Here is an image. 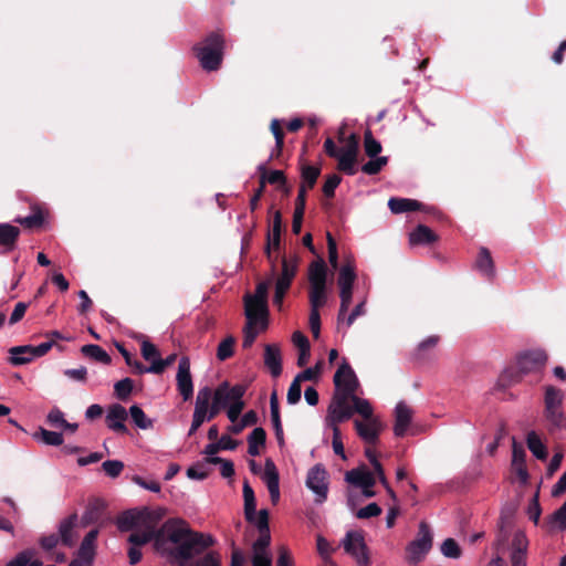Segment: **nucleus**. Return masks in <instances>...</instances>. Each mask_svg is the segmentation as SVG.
I'll return each mask as SVG.
<instances>
[{
	"mask_svg": "<svg viewBox=\"0 0 566 566\" xmlns=\"http://www.w3.org/2000/svg\"><path fill=\"white\" fill-rule=\"evenodd\" d=\"M256 523L259 536L252 544V553L255 551H262L270 547L271 533L269 527V512L268 510H261L258 513V517L252 523Z\"/></svg>",
	"mask_w": 566,
	"mask_h": 566,
	"instance_id": "19",
	"label": "nucleus"
},
{
	"mask_svg": "<svg viewBox=\"0 0 566 566\" xmlns=\"http://www.w3.org/2000/svg\"><path fill=\"white\" fill-rule=\"evenodd\" d=\"M564 392L552 385L545 387L544 395V417L551 424L552 429L564 427L566 421L563 411Z\"/></svg>",
	"mask_w": 566,
	"mask_h": 566,
	"instance_id": "7",
	"label": "nucleus"
},
{
	"mask_svg": "<svg viewBox=\"0 0 566 566\" xmlns=\"http://www.w3.org/2000/svg\"><path fill=\"white\" fill-rule=\"evenodd\" d=\"M526 443L527 448L535 458L542 461H545L547 459V448L542 442V440L539 439L535 431H531L527 433Z\"/></svg>",
	"mask_w": 566,
	"mask_h": 566,
	"instance_id": "42",
	"label": "nucleus"
},
{
	"mask_svg": "<svg viewBox=\"0 0 566 566\" xmlns=\"http://www.w3.org/2000/svg\"><path fill=\"white\" fill-rule=\"evenodd\" d=\"M298 262L300 258L295 254L290 256L284 255L282 258L281 270L279 272L274 262H272L270 276L256 284L255 293L253 295L247 294L244 296L245 317H250L251 314L260 315L262 318V328L268 327L269 290L272 285L274 286L273 305L281 311L284 298L297 274Z\"/></svg>",
	"mask_w": 566,
	"mask_h": 566,
	"instance_id": "1",
	"label": "nucleus"
},
{
	"mask_svg": "<svg viewBox=\"0 0 566 566\" xmlns=\"http://www.w3.org/2000/svg\"><path fill=\"white\" fill-rule=\"evenodd\" d=\"M104 510L105 503L102 500L95 499L91 501L81 518L83 526L98 522L103 515Z\"/></svg>",
	"mask_w": 566,
	"mask_h": 566,
	"instance_id": "37",
	"label": "nucleus"
},
{
	"mask_svg": "<svg viewBox=\"0 0 566 566\" xmlns=\"http://www.w3.org/2000/svg\"><path fill=\"white\" fill-rule=\"evenodd\" d=\"M440 342L439 335H430L426 339L419 343L413 356L417 360H423L427 357V353L438 346Z\"/></svg>",
	"mask_w": 566,
	"mask_h": 566,
	"instance_id": "48",
	"label": "nucleus"
},
{
	"mask_svg": "<svg viewBox=\"0 0 566 566\" xmlns=\"http://www.w3.org/2000/svg\"><path fill=\"white\" fill-rule=\"evenodd\" d=\"M214 390L210 387L206 386L199 389L196 398L195 406L198 407H208V405L213 400Z\"/></svg>",
	"mask_w": 566,
	"mask_h": 566,
	"instance_id": "64",
	"label": "nucleus"
},
{
	"mask_svg": "<svg viewBox=\"0 0 566 566\" xmlns=\"http://www.w3.org/2000/svg\"><path fill=\"white\" fill-rule=\"evenodd\" d=\"M334 396L344 397V399H348V397L355 395L359 388L358 378L346 359L343 360L334 375Z\"/></svg>",
	"mask_w": 566,
	"mask_h": 566,
	"instance_id": "10",
	"label": "nucleus"
},
{
	"mask_svg": "<svg viewBox=\"0 0 566 566\" xmlns=\"http://www.w3.org/2000/svg\"><path fill=\"white\" fill-rule=\"evenodd\" d=\"M33 438L42 441L46 446L59 447L63 444L64 438L61 432L50 431L42 427L34 432Z\"/></svg>",
	"mask_w": 566,
	"mask_h": 566,
	"instance_id": "45",
	"label": "nucleus"
},
{
	"mask_svg": "<svg viewBox=\"0 0 566 566\" xmlns=\"http://www.w3.org/2000/svg\"><path fill=\"white\" fill-rule=\"evenodd\" d=\"M411 409L402 401H400L395 409V426L394 433L396 437H403L410 422Z\"/></svg>",
	"mask_w": 566,
	"mask_h": 566,
	"instance_id": "30",
	"label": "nucleus"
},
{
	"mask_svg": "<svg viewBox=\"0 0 566 566\" xmlns=\"http://www.w3.org/2000/svg\"><path fill=\"white\" fill-rule=\"evenodd\" d=\"M78 525V515L73 513L67 517L63 518L59 524V537L61 538L62 545L72 547L75 545L78 534L76 527Z\"/></svg>",
	"mask_w": 566,
	"mask_h": 566,
	"instance_id": "22",
	"label": "nucleus"
},
{
	"mask_svg": "<svg viewBox=\"0 0 566 566\" xmlns=\"http://www.w3.org/2000/svg\"><path fill=\"white\" fill-rule=\"evenodd\" d=\"M319 174H321V169L318 167L303 166V168H302L303 182L302 184H304L307 189H312L315 186L316 180L319 177Z\"/></svg>",
	"mask_w": 566,
	"mask_h": 566,
	"instance_id": "55",
	"label": "nucleus"
},
{
	"mask_svg": "<svg viewBox=\"0 0 566 566\" xmlns=\"http://www.w3.org/2000/svg\"><path fill=\"white\" fill-rule=\"evenodd\" d=\"M308 303L311 310H321L327 303V268L322 258L308 268Z\"/></svg>",
	"mask_w": 566,
	"mask_h": 566,
	"instance_id": "5",
	"label": "nucleus"
},
{
	"mask_svg": "<svg viewBox=\"0 0 566 566\" xmlns=\"http://www.w3.org/2000/svg\"><path fill=\"white\" fill-rule=\"evenodd\" d=\"M102 468L109 478L115 479L124 470V463L119 460H107L103 462Z\"/></svg>",
	"mask_w": 566,
	"mask_h": 566,
	"instance_id": "61",
	"label": "nucleus"
},
{
	"mask_svg": "<svg viewBox=\"0 0 566 566\" xmlns=\"http://www.w3.org/2000/svg\"><path fill=\"white\" fill-rule=\"evenodd\" d=\"M324 146L326 155L338 160V170L348 176L356 174L355 166L360 144H345L344 147H339V144H324Z\"/></svg>",
	"mask_w": 566,
	"mask_h": 566,
	"instance_id": "8",
	"label": "nucleus"
},
{
	"mask_svg": "<svg viewBox=\"0 0 566 566\" xmlns=\"http://www.w3.org/2000/svg\"><path fill=\"white\" fill-rule=\"evenodd\" d=\"M248 386L243 384H237L234 386H230L229 381L221 382L216 389L214 392L221 394V406L227 408L230 403H233L238 400H241L247 392Z\"/></svg>",
	"mask_w": 566,
	"mask_h": 566,
	"instance_id": "25",
	"label": "nucleus"
},
{
	"mask_svg": "<svg viewBox=\"0 0 566 566\" xmlns=\"http://www.w3.org/2000/svg\"><path fill=\"white\" fill-rule=\"evenodd\" d=\"M475 269L485 277L493 279L495 275L494 261L488 248H480L479 254L475 260Z\"/></svg>",
	"mask_w": 566,
	"mask_h": 566,
	"instance_id": "33",
	"label": "nucleus"
},
{
	"mask_svg": "<svg viewBox=\"0 0 566 566\" xmlns=\"http://www.w3.org/2000/svg\"><path fill=\"white\" fill-rule=\"evenodd\" d=\"M357 279L356 264L352 255L345 256L344 264L339 268L337 285L339 291H353Z\"/></svg>",
	"mask_w": 566,
	"mask_h": 566,
	"instance_id": "23",
	"label": "nucleus"
},
{
	"mask_svg": "<svg viewBox=\"0 0 566 566\" xmlns=\"http://www.w3.org/2000/svg\"><path fill=\"white\" fill-rule=\"evenodd\" d=\"M260 324V327H262V318L260 315L251 314L250 317H247V324L243 328V342L242 347L243 348H250L253 343L255 342V338L258 336V332L255 329V325ZM264 331L265 328H261Z\"/></svg>",
	"mask_w": 566,
	"mask_h": 566,
	"instance_id": "38",
	"label": "nucleus"
},
{
	"mask_svg": "<svg viewBox=\"0 0 566 566\" xmlns=\"http://www.w3.org/2000/svg\"><path fill=\"white\" fill-rule=\"evenodd\" d=\"M252 566H272V554L269 548L255 551L252 553ZM276 566H293V560L289 549L282 546L279 551Z\"/></svg>",
	"mask_w": 566,
	"mask_h": 566,
	"instance_id": "18",
	"label": "nucleus"
},
{
	"mask_svg": "<svg viewBox=\"0 0 566 566\" xmlns=\"http://www.w3.org/2000/svg\"><path fill=\"white\" fill-rule=\"evenodd\" d=\"M244 515L248 522H253L256 512L254 491L248 481L243 483Z\"/></svg>",
	"mask_w": 566,
	"mask_h": 566,
	"instance_id": "41",
	"label": "nucleus"
},
{
	"mask_svg": "<svg viewBox=\"0 0 566 566\" xmlns=\"http://www.w3.org/2000/svg\"><path fill=\"white\" fill-rule=\"evenodd\" d=\"M134 388V381L130 378H124L114 385V392L117 399L126 401Z\"/></svg>",
	"mask_w": 566,
	"mask_h": 566,
	"instance_id": "53",
	"label": "nucleus"
},
{
	"mask_svg": "<svg viewBox=\"0 0 566 566\" xmlns=\"http://www.w3.org/2000/svg\"><path fill=\"white\" fill-rule=\"evenodd\" d=\"M235 338L233 336L226 337L218 346L217 357L219 360L224 361L232 357L234 353Z\"/></svg>",
	"mask_w": 566,
	"mask_h": 566,
	"instance_id": "51",
	"label": "nucleus"
},
{
	"mask_svg": "<svg viewBox=\"0 0 566 566\" xmlns=\"http://www.w3.org/2000/svg\"><path fill=\"white\" fill-rule=\"evenodd\" d=\"M142 528V532H134L128 536V543L132 546L142 547L143 545L154 541L155 548L157 551H167L164 525L159 530H157V524H148Z\"/></svg>",
	"mask_w": 566,
	"mask_h": 566,
	"instance_id": "13",
	"label": "nucleus"
},
{
	"mask_svg": "<svg viewBox=\"0 0 566 566\" xmlns=\"http://www.w3.org/2000/svg\"><path fill=\"white\" fill-rule=\"evenodd\" d=\"M513 524V513L503 511L497 523L496 539L494 542V548L500 552L506 544L510 536V528Z\"/></svg>",
	"mask_w": 566,
	"mask_h": 566,
	"instance_id": "31",
	"label": "nucleus"
},
{
	"mask_svg": "<svg viewBox=\"0 0 566 566\" xmlns=\"http://www.w3.org/2000/svg\"><path fill=\"white\" fill-rule=\"evenodd\" d=\"M31 211L32 213L30 216L17 217L13 221L23 226L27 229L41 228L45 221L43 209L38 203H33L31 206Z\"/></svg>",
	"mask_w": 566,
	"mask_h": 566,
	"instance_id": "34",
	"label": "nucleus"
},
{
	"mask_svg": "<svg viewBox=\"0 0 566 566\" xmlns=\"http://www.w3.org/2000/svg\"><path fill=\"white\" fill-rule=\"evenodd\" d=\"M528 539L523 531H516L511 543V566H526ZM488 566H506L504 559L497 554Z\"/></svg>",
	"mask_w": 566,
	"mask_h": 566,
	"instance_id": "11",
	"label": "nucleus"
},
{
	"mask_svg": "<svg viewBox=\"0 0 566 566\" xmlns=\"http://www.w3.org/2000/svg\"><path fill=\"white\" fill-rule=\"evenodd\" d=\"M161 518L163 513L160 511L149 510L148 507L132 509L123 512L117 517L116 524L120 532H127L148 524H158Z\"/></svg>",
	"mask_w": 566,
	"mask_h": 566,
	"instance_id": "6",
	"label": "nucleus"
},
{
	"mask_svg": "<svg viewBox=\"0 0 566 566\" xmlns=\"http://www.w3.org/2000/svg\"><path fill=\"white\" fill-rule=\"evenodd\" d=\"M35 551L32 548L24 549L15 555L6 566H28L30 558L34 557Z\"/></svg>",
	"mask_w": 566,
	"mask_h": 566,
	"instance_id": "63",
	"label": "nucleus"
},
{
	"mask_svg": "<svg viewBox=\"0 0 566 566\" xmlns=\"http://www.w3.org/2000/svg\"><path fill=\"white\" fill-rule=\"evenodd\" d=\"M345 480L349 484L360 489H367L376 484V476L373 472L368 471L365 465L347 471Z\"/></svg>",
	"mask_w": 566,
	"mask_h": 566,
	"instance_id": "26",
	"label": "nucleus"
},
{
	"mask_svg": "<svg viewBox=\"0 0 566 566\" xmlns=\"http://www.w3.org/2000/svg\"><path fill=\"white\" fill-rule=\"evenodd\" d=\"M206 460L203 462H197L187 469V476L193 480H205L209 475Z\"/></svg>",
	"mask_w": 566,
	"mask_h": 566,
	"instance_id": "56",
	"label": "nucleus"
},
{
	"mask_svg": "<svg viewBox=\"0 0 566 566\" xmlns=\"http://www.w3.org/2000/svg\"><path fill=\"white\" fill-rule=\"evenodd\" d=\"M305 124H307V120H305L302 117H294L287 122L274 118L271 120L270 130L272 132V134L275 138V142H283L284 136H285L284 127L290 133H296L302 127H304Z\"/></svg>",
	"mask_w": 566,
	"mask_h": 566,
	"instance_id": "24",
	"label": "nucleus"
},
{
	"mask_svg": "<svg viewBox=\"0 0 566 566\" xmlns=\"http://www.w3.org/2000/svg\"><path fill=\"white\" fill-rule=\"evenodd\" d=\"M340 305L337 315L338 324L345 321V316L348 312L349 305L353 298V291H339Z\"/></svg>",
	"mask_w": 566,
	"mask_h": 566,
	"instance_id": "58",
	"label": "nucleus"
},
{
	"mask_svg": "<svg viewBox=\"0 0 566 566\" xmlns=\"http://www.w3.org/2000/svg\"><path fill=\"white\" fill-rule=\"evenodd\" d=\"M328 262L333 269H339L337 243L334 237L327 232Z\"/></svg>",
	"mask_w": 566,
	"mask_h": 566,
	"instance_id": "59",
	"label": "nucleus"
},
{
	"mask_svg": "<svg viewBox=\"0 0 566 566\" xmlns=\"http://www.w3.org/2000/svg\"><path fill=\"white\" fill-rule=\"evenodd\" d=\"M164 531L166 544L169 542L175 545L165 553L179 566H186L216 543L210 534L191 530L188 523L180 518L167 520L164 523Z\"/></svg>",
	"mask_w": 566,
	"mask_h": 566,
	"instance_id": "2",
	"label": "nucleus"
},
{
	"mask_svg": "<svg viewBox=\"0 0 566 566\" xmlns=\"http://www.w3.org/2000/svg\"><path fill=\"white\" fill-rule=\"evenodd\" d=\"M177 389L185 401L192 398L193 384L190 373V361L188 357H181L178 364V371L176 376Z\"/></svg>",
	"mask_w": 566,
	"mask_h": 566,
	"instance_id": "17",
	"label": "nucleus"
},
{
	"mask_svg": "<svg viewBox=\"0 0 566 566\" xmlns=\"http://www.w3.org/2000/svg\"><path fill=\"white\" fill-rule=\"evenodd\" d=\"M262 480L265 482L270 493L271 502L275 505L280 500V475L272 459H266Z\"/></svg>",
	"mask_w": 566,
	"mask_h": 566,
	"instance_id": "21",
	"label": "nucleus"
},
{
	"mask_svg": "<svg viewBox=\"0 0 566 566\" xmlns=\"http://www.w3.org/2000/svg\"><path fill=\"white\" fill-rule=\"evenodd\" d=\"M20 234V228L10 223H0V247L4 253L11 252L17 248Z\"/></svg>",
	"mask_w": 566,
	"mask_h": 566,
	"instance_id": "29",
	"label": "nucleus"
},
{
	"mask_svg": "<svg viewBox=\"0 0 566 566\" xmlns=\"http://www.w3.org/2000/svg\"><path fill=\"white\" fill-rule=\"evenodd\" d=\"M388 164V157L380 156L371 158L369 161L361 166V171L366 175L374 176L381 171V169Z\"/></svg>",
	"mask_w": 566,
	"mask_h": 566,
	"instance_id": "52",
	"label": "nucleus"
},
{
	"mask_svg": "<svg viewBox=\"0 0 566 566\" xmlns=\"http://www.w3.org/2000/svg\"><path fill=\"white\" fill-rule=\"evenodd\" d=\"M222 409L224 408L221 406V394L220 391L214 392L213 400L208 405V407H206V415L208 417V421L213 420Z\"/></svg>",
	"mask_w": 566,
	"mask_h": 566,
	"instance_id": "62",
	"label": "nucleus"
},
{
	"mask_svg": "<svg viewBox=\"0 0 566 566\" xmlns=\"http://www.w3.org/2000/svg\"><path fill=\"white\" fill-rule=\"evenodd\" d=\"M354 426L358 437L368 446L378 443L379 434L385 428V424L378 417L364 421L355 419Z\"/></svg>",
	"mask_w": 566,
	"mask_h": 566,
	"instance_id": "15",
	"label": "nucleus"
},
{
	"mask_svg": "<svg viewBox=\"0 0 566 566\" xmlns=\"http://www.w3.org/2000/svg\"><path fill=\"white\" fill-rule=\"evenodd\" d=\"M352 402V409L354 410V413L360 415L364 420L376 418L373 415V407L370 402L367 399H363L358 397L356 394L348 397V403Z\"/></svg>",
	"mask_w": 566,
	"mask_h": 566,
	"instance_id": "43",
	"label": "nucleus"
},
{
	"mask_svg": "<svg viewBox=\"0 0 566 566\" xmlns=\"http://www.w3.org/2000/svg\"><path fill=\"white\" fill-rule=\"evenodd\" d=\"M438 240V235L427 226L419 224L409 235L412 245L431 244Z\"/></svg>",
	"mask_w": 566,
	"mask_h": 566,
	"instance_id": "35",
	"label": "nucleus"
},
{
	"mask_svg": "<svg viewBox=\"0 0 566 566\" xmlns=\"http://www.w3.org/2000/svg\"><path fill=\"white\" fill-rule=\"evenodd\" d=\"M421 206V202L415 199L392 197L388 200V207L390 211L395 214L409 211H417L420 210Z\"/></svg>",
	"mask_w": 566,
	"mask_h": 566,
	"instance_id": "36",
	"label": "nucleus"
},
{
	"mask_svg": "<svg viewBox=\"0 0 566 566\" xmlns=\"http://www.w3.org/2000/svg\"><path fill=\"white\" fill-rule=\"evenodd\" d=\"M206 462L209 464H220V473L223 478H231L234 475L233 462L220 457H207Z\"/></svg>",
	"mask_w": 566,
	"mask_h": 566,
	"instance_id": "54",
	"label": "nucleus"
},
{
	"mask_svg": "<svg viewBox=\"0 0 566 566\" xmlns=\"http://www.w3.org/2000/svg\"><path fill=\"white\" fill-rule=\"evenodd\" d=\"M54 346V339H48L46 342L38 345H21V346H13L11 347V353L17 354H24V353H31L33 354L34 358L42 357L49 353V350Z\"/></svg>",
	"mask_w": 566,
	"mask_h": 566,
	"instance_id": "39",
	"label": "nucleus"
},
{
	"mask_svg": "<svg viewBox=\"0 0 566 566\" xmlns=\"http://www.w3.org/2000/svg\"><path fill=\"white\" fill-rule=\"evenodd\" d=\"M266 442V432L263 428L258 427L248 436V453L252 457L260 454V448Z\"/></svg>",
	"mask_w": 566,
	"mask_h": 566,
	"instance_id": "40",
	"label": "nucleus"
},
{
	"mask_svg": "<svg viewBox=\"0 0 566 566\" xmlns=\"http://www.w3.org/2000/svg\"><path fill=\"white\" fill-rule=\"evenodd\" d=\"M432 547V533L427 522L421 521L417 537L406 548V559L409 564L421 562Z\"/></svg>",
	"mask_w": 566,
	"mask_h": 566,
	"instance_id": "9",
	"label": "nucleus"
},
{
	"mask_svg": "<svg viewBox=\"0 0 566 566\" xmlns=\"http://www.w3.org/2000/svg\"><path fill=\"white\" fill-rule=\"evenodd\" d=\"M264 364L270 369L273 377L281 375L282 357L280 347L276 344H266L264 346Z\"/></svg>",
	"mask_w": 566,
	"mask_h": 566,
	"instance_id": "32",
	"label": "nucleus"
},
{
	"mask_svg": "<svg viewBox=\"0 0 566 566\" xmlns=\"http://www.w3.org/2000/svg\"><path fill=\"white\" fill-rule=\"evenodd\" d=\"M81 352L84 356L96 360L98 363L109 365L112 363V357L98 345L88 344L84 345L81 348Z\"/></svg>",
	"mask_w": 566,
	"mask_h": 566,
	"instance_id": "44",
	"label": "nucleus"
},
{
	"mask_svg": "<svg viewBox=\"0 0 566 566\" xmlns=\"http://www.w3.org/2000/svg\"><path fill=\"white\" fill-rule=\"evenodd\" d=\"M224 49V35L220 31H212L200 42L196 43L192 51L200 66L207 72H213L221 67Z\"/></svg>",
	"mask_w": 566,
	"mask_h": 566,
	"instance_id": "4",
	"label": "nucleus"
},
{
	"mask_svg": "<svg viewBox=\"0 0 566 566\" xmlns=\"http://www.w3.org/2000/svg\"><path fill=\"white\" fill-rule=\"evenodd\" d=\"M186 566H221V556L218 552L210 551L195 558Z\"/></svg>",
	"mask_w": 566,
	"mask_h": 566,
	"instance_id": "49",
	"label": "nucleus"
},
{
	"mask_svg": "<svg viewBox=\"0 0 566 566\" xmlns=\"http://www.w3.org/2000/svg\"><path fill=\"white\" fill-rule=\"evenodd\" d=\"M327 422L328 426H338L339 423L348 420L354 415V410L348 403V399L344 397L333 396L332 402L327 410Z\"/></svg>",
	"mask_w": 566,
	"mask_h": 566,
	"instance_id": "16",
	"label": "nucleus"
},
{
	"mask_svg": "<svg viewBox=\"0 0 566 566\" xmlns=\"http://www.w3.org/2000/svg\"><path fill=\"white\" fill-rule=\"evenodd\" d=\"M258 171L260 174V180H264V186H266L268 182L271 185H284L286 181L284 172L282 170L269 171L266 168V164L259 165Z\"/></svg>",
	"mask_w": 566,
	"mask_h": 566,
	"instance_id": "46",
	"label": "nucleus"
},
{
	"mask_svg": "<svg viewBox=\"0 0 566 566\" xmlns=\"http://www.w3.org/2000/svg\"><path fill=\"white\" fill-rule=\"evenodd\" d=\"M441 553L449 558H459L462 551L453 538H447L441 545Z\"/></svg>",
	"mask_w": 566,
	"mask_h": 566,
	"instance_id": "57",
	"label": "nucleus"
},
{
	"mask_svg": "<svg viewBox=\"0 0 566 566\" xmlns=\"http://www.w3.org/2000/svg\"><path fill=\"white\" fill-rule=\"evenodd\" d=\"M546 361L547 354L542 349L526 350L518 354L515 363L501 373L496 387L501 389L510 388L527 376L534 377L533 380H530L531 384L538 382Z\"/></svg>",
	"mask_w": 566,
	"mask_h": 566,
	"instance_id": "3",
	"label": "nucleus"
},
{
	"mask_svg": "<svg viewBox=\"0 0 566 566\" xmlns=\"http://www.w3.org/2000/svg\"><path fill=\"white\" fill-rule=\"evenodd\" d=\"M282 228H283L282 214L280 211H275V213L273 216L272 228L268 232V241H266V248H265L266 256L271 262H273L271 249H274V250L280 249Z\"/></svg>",
	"mask_w": 566,
	"mask_h": 566,
	"instance_id": "28",
	"label": "nucleus"
},
{
	"mask_svg": "<svg viewBox=\"0 0 566 566\" xmlns=\"http://www.w3.org/2000/svg\"><path fill=\"white\" fill-rule=\"evenodd\" d=\"M129 415L134 423L140 429H149L153 427V421L148 419L138 405H133L129 408Z\"/></svg>",
	"mask_w": 566,
	"mask_h": 566,
	"instance_id": "50",
	"label": "nucleus"
},
{
	"mask_svg": "<svg viewBox=\"0 0 566 566\" xmlns=\"http://www.w3.org/2000/svg\"><path fill=\"white\" fill-rule=\"evenodd\" d=\"M98 528L91 530L83 538L75 559H80L83 565L92 566L96 555V539Z\"/></svg>",
	"mask_w": 566,
	"mask_h": 566,
	"instance_id": "20",
	"label": "nucleus"
},
{
	"mask_svg": "<svg viewBox=\"0 0 566 566\" xmlns=\"http://www.w3.org/2000/svg\"><path fill=\"white\" fill-rule=\"evenodd\" d=\"M126 419V409L119 403H114L108 409L106 416V424L111 430L117 433H127L128 430L127 427L125 426Z\"/></svg>",
	"mask_w": 566,
	"mask_h": 566,
	"instance_id": "27",
	"label": "nucleus"
},
{
	"mask_svg": "<svg viewBox=\"0 0 566 566\" xmlns=\"http://www.w3.org/2000/svg\"><path fill=\"white\" fill-rule=\"evenodd\" d=\"M342 544L345 552L356 560L358 566H369V552L361 532H347Z\"/></svg>",
	"mask_w": 566,
	"mask_h": 566,
	"instance_id": "12",
	"label": "nucleus"
},
{
	"mask_svg": "<svg viewBox=\"0 0 566 566\" xmlns=\"http://www.w3.org/2000/svg\"><path fill=\"white\" fill-rule=\"evenodd\" d=\"M328 473L323 464H315L307 472L306 486L312 490L315 495L316 503H323L327 499L328 493Z\"/></svg>",
	"mask_w": 566,
	"mask_h": 566,
	"instance_id": "14",
	"label": "nucleus"
},
{
	"mask_svg": "<svg viewBox=\"0 0 566 566\" xmlns=\"http://www.w3.org/2000/svg\"><path fill=\"white\" fill-rule=\"evenodd\" d=\"M337 142H360V135L354 129V124L349 120L343 122L336 129Z\"/></svg>",
	"mask_w": 566,
	"mask_h": 566,
	"instance_id": "47",
	"label": "nucleus"
},
{
	"mask_svg": "<svg viewBox=\"0 0 566 566\" xmlns=\"http://www.w3.org/2000/svg\"><path fill=\"white\" fill-rule=\"evenodd\" d=\"M342 181V177L337 174L327 176L323 185V193L326 198H333L335 196V189Z\"/></svg>",
	"mask_w": 566,
	"mask_h": 566,
	"instance_id": "60",
	"label": "nucleus"
}]
</instances>
